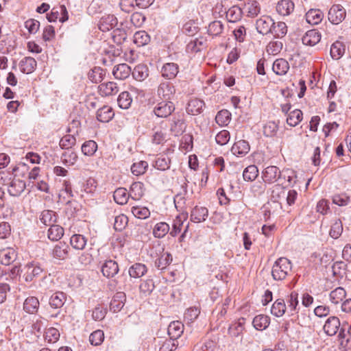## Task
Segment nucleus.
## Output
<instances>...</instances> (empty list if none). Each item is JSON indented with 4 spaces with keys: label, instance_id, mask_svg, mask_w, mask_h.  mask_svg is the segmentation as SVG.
I'll return each instance as SVG.
<instances>
[{
    "label": "nucleus",
    "instance_id": "obj_1",
    "mask_svg": "<svg viewBox=\"0 0 351 351\" xmlns=\"http://www.w3.org/2000/svg\"><path fill=\"white\" fill-rule=\"evenodd\" d=\"M291 261L285 257L278 258L273 265L271 276L275 280H284L291 271Z\"/></svg>",
    "mask_w": 351,
    "mask_h": 351
},
{
    "label": "nucleus",
    "instance_id": "obj_2",
    "mask_svg": "<svg viewBox=\"0 0 351 351\" xmlns=\"http://www.w3.org/2000/svg\"><path fill=\"white\" fill-rule=\"evenodd\" d=\"M3 184L7 186L9 194L14 197L19 196L26 188L25 182L19 178H16V176L12 178H9L8 182Z\"/></svg>",
    "mask_w": 351,
    "mask_h": 351
},
{
    "label": "nucleus",
    "instance_id": "obj_3",
    "mask_svg": "<svg viewBox=\"0 0 351 351\" xmlns=\"http://www.w3.org/2000/svg\"><path fill=\"white\" fill-rule=\"evenodd\" d=\"M175 110V105L171 101L158 102L154 108V113L160 118H167Z\"/></svg>",
    "mask_w": 351,
    "mask_h": 351
},
{
    "label": "nucleus",
    "instance_id": "obj_4",
    "mask_svg": "<svg viewBox=\"0 0 351 351\" xmlns=\"http://www.w3.org/2000/svg\"><path fill=\"white\" fill-rule=\"evenodd\" d=\"M346 10L341 5H332L328 11V20L332 24H339L346 17Z\"/></svg>",
    "mask_w": 351,
    "mask_h": 351
},
{
    "label": "nucleus",
    "instance_id": "obj_5",
    "mask_svg": "<svg viewBox=\"0 0 351 351\" xmlns=\"http://www.w3.org/2000/svg\"><path fill=\"white\" fill-rule=\"evenodd\" d=\"M274 20L269 16H263L256 21V28L259 34L267 35L271 32Z\"/></svg>",
    "mask_w": 351,
    "mask_h": 351
},
{
    "label": "nucleus",
    "instance_id": "obj_6",
    "mask_svg": "<svg viewBox=\"0 0 351 351\" xmlns=\"http://www.w3.org/2000/svg\"><path fill=\"white\" fill-rule=\"evenodd\" d=\"M43 271L38 263H29L25 265V272L24 274L25 280L31 282L35 277L38 276Z\"/></svg>",
    "mask_w": 351,
    "mask_h": 351
},
{
    "label": "nucleus",
    "instance_id": "obj_7",
    "mask_svg": "<svg viewBox=\"0 0 351 351\" xmlns=\"http://www.w3.org/2000/svg\"><path fill=\"white\" fill-rule=\"evenodd\" d=\"M18 253L14 247H5L0 250V263L2 265H10L17 258Z\"/></svg>",
    "mask_w": 351,
    "mask_h": 351
},
{
    "label": "nucleus",
    "instance_id": "obj_8",
    "mask_svg": "<svg viewBox=\"0 0 351 351\" xmlns=\"http://www.w3.org/2000/svg\"><path fill=\"white\" fill-rule=\"evenodd\" d=\"M158 95L162 98L163 101H171L176 93L175 87L169 82L161 83L157 90Z\"/></svg>",
    "mask_w": 351,
    "mask_h": 351
},
{
    "label": "nucleus",
    "instance_id": "obj_9",
    "mask_svg": "<svg viewBox=\"0 0 351 351\" xmlns=\"http://www.w3.org/2000/svg\"><path fill=\"white\" fill-rule=\"evenodd\" d=\"M117 19L113 14H105L99 20V29L105 32L112 29L117 25Z\"/></svg>",
    "mask_w": 351,
    "mask_h": 351
},
{
    "label": "nucleus",
    "instance_id": "obj_10",
    "mask_svg": "<svg viewBox=\"0 0 351 351\" xmlns=\"http://www.w3.org/2000/svg\"><path fill=\"white\" fill-rule=\"evenodd\" d=\"M340 327V321L337 317L331 316L327 319L324 326V330L328 336L336 335Z\"/></svg>",
    "mask_w": 351,
    "mask_h": 351
},
{
    "label": "nucleus",
    "instance_id": "obj_11",
    "mask_svg": "<svg viewBox=\"0 0 351 351\" xmlns=\"http://www.w3.org/2000/svg\"><path fill=\"white\" fill-rule=\"evenodd\" d=\"M208 215V210L206 207L195 206L191 212V220L195 223L206 221Z\"/></svg>",
    "mask_w": 351,
    "mask_h": 351
},
{
    "label": "nucleus",
    "instance_id": "obj_12",
    "mask_svg": "<svg viewBox=\"0 0 351 351\" xmlns=\"http://www.w3.org/2000/svg\"><path fill=\"white\" fill-rule=\"evenodd\" d=\"M280 176V171L276 166H269L263 172V178L265 182L274 183Z\"/></svg>",
    "mask_w": 351,
    "mask_h": 351
},
{
    "label": "nucleus",
    "instance_id": "obj_13",
    "mask_svg": "<svg viewBox=\"0 0 351 351\" xmlns=\"http://www.w3.org/2000/svg\"><path fill=\"white\" fill-rule=\"evenodd\" d=\"M295 5L291 0H281L276 5V11L281 16H289L294 10Z\"/></svg>",
    "mask_w": 351,
    "mask_h": 351
},
{
    "label": "nucleus",
    "instance_id": "obj_14",
    "mask_svg": "<svg viewBox=\"0 0 351 351\" xmlns=\"http://www.w3.org/2000/svg\"><path fill=\"white\" fill-rule=\"evenodd\" d=\"M250 149V147L247 141L240 140L234 143L231 148V152L238 157H243L249 152Z\"/></svg>",
    "mask_w": 351,
    "mask_h": 351
},
{
    "label": "nucleus",
    "instance_id": "obj_15",
    "mask_svg": "<svg viewBox=\"0 0 351 351\" xmlns=\"http://www.w3.org/2000/svg\"><path fill=\"white\" fill-rule=\"evenodd\" d=\"M321 39V34L316 29H311L306 32L302 38V43L305 45L314 46Z\"/></svg>",
    "mask_w": 351,
    "mask_h": 351
},
{
    "label": "nucleus",
    "instance_id": "obj_16",
    "mask_svg": "<svg viewBox=\"0 0 351 351\" xmlns=\"http://www.w3.org/2000/svg\"><path fill=\"white\" fill-rule=\"evenodd\" d=\"M69 250V247L66 243L60 242L54 246L51 254L55 258L64 260L68 256Z\"/></svg>",
    "mask_w": 351,
    "mask_h": 351
},
{
    "label": "nucleus",
    "instance_id": "obj_17",
    "mask_svg": "<svg viewBox=\"0 0 351 351\" xmlns=\"http://www.w3.org/2000/svg\"><path fill=\"white\" fill-rule=\"evenodd\" d=\"M205 106L204 101L197 98H193L189 100L187 107L186 112L192 115H196L200 114Z\"/></svg>",
    "mask_w": 351,
    "mask_h": 351
},
{
    "label": "nucleus",
    "instance_id": "obj_18",
    "mask_svg": "<svg viewBox=\"0 0 351 351\" xmlns=\"http://www.w3.org/2000/svg\"><path fill=\"white\" fill-rule=\"evenodd\" d=\"M37 62L34 58L25 57L19 63L21 71L23 73L29 74L34 71Z\"/></svg>",
    "mask_w": 351,
    "mask_h": 351
},
{
    "label": "nucleus",
    "instance_id": "obj_19",
    "mask_svg": "<svg viewBox=\"0 0 351 351\" xmlns=\"http://www.w3.org/2000/svg\"><path fill=\"white\" fill-rule=\"evenodd\" d=\"M99 93L101 96H110L116 95L119 92L117 84L113 82L101 83L99 86Z\"/></svg>",
    "mask_w": 351,
    "mask_h": 351
},
{
    "label": "nucleus",
    "instance_id": "obj_20",
    "mask_svg": "<svg viewBox=\"0 0 351 351\" xmlns=\"http://www.w3.org/2000/svg\"><path fill=\"white\" fill-rule=\"evenodd\" d=\"M114 116V113L113 109L108 106H104L99 109H98L97 112V119L99 121L102 123H108Z\"/></svg>",
    "mask_w": 351,
    "mask_h": 351
},
{
    "label": "nucleus",
    "instance_id": "obj_21",
    "mask_svg": "<svg viewBox=\"0 0 351 351\" xmlns=\"http://www.w3.org/2000/svg\"><path fill=\"white\" fill-rule=\"evenodd\" d=\"M183 331L184 324L179 321L173 322L168 326V335L170 339L175 341L182 335Z\"/></svg>",
    "mask_w": 351,
    "mask_h": 351
},
{
    "label": "nucleus",
    "instance_id": "obj_22",
    "mask_svg": "<svg viewBox=\"0 0 351 351\" xmlns=\"http://www.w3.org/2000/svg\"><path fill=\"white\" fill-rule=\"evenodd\" d=\"M118 271V265L112 260L106 261L101 267V272L107 278L113 277Z\"/></svg>",
    "mask_w": 351,
    "mask_h": 351
},
{
    "label": "nucleus",
    "instance_id": "obj_23",
    "mask_svg": "<svg viewBox=\"0 0 351 351\" xmlns=\"http://www.w3.org/2000/svg\"><path fill=\"white\" fill-rule=\"evenodd\" d=\"M206 40L204 38H195L190 40L186 47L188 53H197L202 50L206 45Z\"/></svg>",
    "mask_w": 351,
    "mask_h": 351
},
{
    "label": "nucleus",
    "instance_id": "obj_24",
    "mask_svg": "<svg viewBox=\"0 0 351 351\" xmlns=\"http://www.w3.org/2000/svg\"><path fill=\"white\" fill-rule=\"evenodd\" d=\"M289 69V62L284 58L276 59L272 65L273 71L278 75H285Z\"/></svg>",
    "mask_w": 351,
    "mask_h": 351
},
{
    "label": "nucleus",
    "instance_id": "obj_25",
    "mask_svg": "<svg viewBox=\"0 0 351 351\" xmlns=\"http://www.w3.org/2000/svg\"><path fill=\"white\" fill-rule=\"evenodd\" d=\"M161 73L167 79H173L178 73V66L173 62L166 63L162 67Z\"/></svg>",
    "mask_w": 351,
    "mask_h": 351
},
{
    "label": "nucleus",
    "instance_id": "obj_26",
    "mask_svg": "<svg viewBox=\"0 0 351 351\" xmlns=\"http://www.w3.org/2000/svg\"><path fill=\"white\" fill-rule=\"evenodd\" d=\"M131 73V68L127 64H119L113 69V75L119 80H125L129 77Z\"/></svg>",
    "mask_w": 351,
    "mask_h": 351
},
{
    "label": "nucleus",
    "instance_id": "obj_27",
    "mask_svg": "<svg viewBox=\"0 0 351 351\" xmlns=\"http://www.w3.org/2000/svg\"><path fill=\"white\" fill-rule=\"evenodd\" d=\"M244 9L248 17L254 18L261 12V8L258 1L248 0L245 5Z\"/></svg>",
    "mask_w": 351,
    "mask_h": 351
},
{
    "label": "nucleus",
    "instance_id": "obj_28",
    "mask_svg": "<svg viewBox=\"0 0 351 351\" xmlns=\"http://www.w3.org/2000/svg\"><path fill=\"white\" fill-rule=\"evenodd\" d=\"M132 74L136 80L143 82L149 76V69L147 65L140 64L134 68Z\"/></svg>",
    "mask_w": 351,
    "mask_h": 351
},
{
    "label": "nucleus",
    "instance_id": "obj_29",
    "mask_svg": "<svg viewBox=\"0 0 351 351\" xmlns=\"http://www.w3.org/2000/svg\"><path fill=\"white\" fill-rule=\"evenodd\" d=\"M324 18V14L319 9H311L306 14V21L311 25L319 24Z\"/></svg>",
    "mask_w": 351,
    "mask_h": 351
},
{
    "label": "nucleus",
    "instance_id": "obj_30",
    "mask_svg": "<svg viewBox=\"0 0 351 351\" xmlns=\"http://www.w3.org/2000/svg\"><path fill=\"white\" fill-rule=\"evenodd\" d=\"M185 128V123L182 119L176 117H173L170 131L174 136H178L181 135L184 132Z\"/></svg>",
    "mask_w": 351,
    "mask_h": 351
},
{
    "label": "nucleus",
    "instance_id": "obj_31",
    "mask_svg": "<svg viewBox=\"0 0 351 351\" xmlns=\"http://www.w3.org/2000/svg\"><path fill=\"white\" fill-rule=\"evenodd\" d=\"M173 261L171 254L169 252H163L156 259L154 265L158 269H165Z\"/></svg>",
    "mask_w": 351,
    "mask_h": 351
},
{
    "label": "nucleus",
    "instance_id": "obj_32",
    "mask_svg": "<svg viewBox=\"0 0 351 351\" xmlns=\"http://www.w3.org/2000/svg\"><path fill=\"white\" fill-rule=\"evenodd\" d=\"M66 301V295L63 292L54 293L49 298V305L53 308H60Z\"/></svg>",
    "mask_w": 351,
    "mask_h": 351
},
{
    "label": "nucleus",
    "instance_id": "obj_33",
    "mask_svg": "<svg viewBox=\"0 0 351 351\" xmlns=\"http://www.w3.org/2000/svg\"><path fill=\"white\" fill-rule=\"evenodd\" d=\"M144 195V184L141 182H135L130 186V195L134 200L140 199Z\"/></svg>",
    "mask_w": 351,
    "mask_h": 351
},
{
    "label": "nucleus",
    "instance_id": "obj_34",
    "mask_svg": "<svg viewBox=\"0 0 351 351\" xmlns=\"http://www.w3.org/2000/svg\"><path fill=\"white\" fill-rule=\"evenodd\" d=\"M38 308L39 301L36 297H28L23 303L24 311L29 314L37 312Z\"/></svg>",
    "mask_w": 351,
    "mask_h": 351
},
{
    "label": "nucleus",
    "instance_id": "obj_35",
    "mask_svg": "<svg viewBox=\"0 0 351 351\" xmlns=\"http://www.w3.org/2000/svg\"><path fill=\"white\" fill-rule=\"evenodd\" d=\"M106 75V71L103 69L99 66L94 67L90 70L88 74V79L93 83L101 82L104 76Z\"/></svg>",
    "mask_w": 351,
    "mask_h": 351
},
{
    "label": "nucleus",
    "instance_id": "obj_36",
    "mask_svg": "<svg viewBox=\"0 0 351 351\" xmlns=\"http://www.w3.org/2000/svg\"><path fill=\"white\" fill-rule=\"evenodd\" d=\"M40 219L45 226H51L56 222L57 216L54 211L45 210L41 213Z\"/></svg>",
    "mask_w": 351,
    "mask_h": 351
},
{
    "label": "nucleus",
    "instance_id": "obj_37",
    "mask_svg": "<svg viewBox=\"0 0 351 351\" xmlns=\"http://www.w3.org/2000/svg\"><path fill=\"white\" fill-rule=\"evenodd\" d=\"M245 319L241 318L237 322L230 325L228 328V333L230 336L234 337H241L243 330L244 329Z\"/></svg>",
    "mask_w": 351,
    "mask_h": 351
},
{
    "label": "nucleus",
    "instance_id": "obj_38",
    "mask_svg": "<svg viewBox=\"0 0 351 351\" xmlns=\"http://www.w3.org/2000/svg\"><path fill=\"white\" fill-rule=\"evenodd\" d=\"M130 197V193H128L125 188H118L114 191L113 195L114 201L121 205L125 204Z\"/></svg>",
    "mask_w": 351,
    "mask_h": 351
},
{
    "label": "nucleus",
    "instance_id": "obj_39",
    "mask_svg": "<svg viewBox=\"0 0 351 351\" xmlns=\"http://www.w3.org/2000/svg\"><path fill=\"white\" fill-rule=\"evenodd\" d=\"M147 271L145 265L142 263H135L129 269V275L131 278H140L145 275Z\"/></svg>",
    "mask_w": 351,
    "mask_h": 351
},
{
    "label": "nucleus",
    "instance_id": "obj_40",
    "mask_svg": "<svg viewBox=\"0 0 351 351\" xmlns=\"http://www.w3.org/2000/svg\"><path fill=\"white\" fill-rule=\"evenodd\" d=\"M269 317L264 315L256 316L252 322L254 327L258 330H263L269 325Z\"/></svg>",
    "mask_w": 351,
    "mask_h": 351
},
{
    "label": "nucleus",
    "instance_id": "obj_41",
    "mask_svg": "<svg viewBox=\"0 0 351 351\" xmlns=\"http://www.w3.org/2000/svg\"><path fill=\"white\" fill-rule=\"evenodd\" d=\"M288 309L291 315L298 312V293L296 291H292L287 299Z\"/></svg>",
    "mask_w": 351,
    "mask_h": 351
},
{
    "label": "nucleus",
    "instance_id": "obj_42",
    "mask_svg": "<svg viewBox=\"0 0 351 351\" xmlns=\"http://www.w3.org/2000/svg\"><path fill=\"white\" fill-rule=\"evenodd\" d=\"M64 235V229L59 225L51 226L48 230V238L51 241H58Z\"/></svg>",
    "mask_w": 351,
    "mask_h": 351
},
{
    "label": "nucleus",
    "instance_id": "obj_43",
    "mask_svg": "<svg viewBox=\"0 0 351 351\" xmlns=\"http://www.w3.org/2000/svg\"><path fill=\"white\" fill-rule=\"evenodd\" d=\"M86 239L82 234H73L70 239L71 245L75 250H83L86 245Z\"/></svg>",
    "mask_w": 351,
    "mask_h": 351
},
{
    "label": "nucleus",
    "instance_id": "obj_44",
    "mask_svg": "<svg viewBox=\"0 0 351 351\" xmlns=\"http://www.w3.org/2000/svg\"><path fill=\"white\" fill-rule=\"evenodd\" d=\"M170 228L168 223L165 222H159L156 223L153 230V234L155 237L163 238L169 231Z\"/></svg>",
    "mask_w": 351,
    "mask_h": 351
},
{
    "label": "nucleus",
    "instance_id": "obj_45",
    "mask_svg": "<svg viewBox=\"0 0 351 351\" xmlns=\"http://www.w3.org/2000/svg\"><path fill=\"white\" fill-rule=\"evenodd\" d=\"M286 308L284 300L278 299L273 304L271 308V313L279 317L285 314Z\"/></svg>",
    "mask_w": 351,
    "mask_h": 351
},
{
    "label": "nucleus",
    "instance_id": "obj_46",
    "mask_svg": "<svg viewBox=\"0 0 351 351\" xmlns=\"http://www.w3.org/2000/svg\"><path fill=\"white\" fill-rule=\"evenodd\" d=\"M170 159L167 156L161 155L157 157L154 161V167L160 171H165L170 167Z\"/></svg>",
    "mask_w": 351,
    "mask_h": 351
},
{
    "label": "nucleus",
    "instance_id": "obj_47",
    "mask_svg": "<svg viewBox=\"0 0 351 351\" xmlns=\"http://www.w3.org/2000/svg\"><path fill=\"white\" fill-rule=\"evenodd\" d=\"M150 41L149 35L145 31H138L134 35V43L138 47L144 46Z\"/></svg>",
    "mask_w": 351,
    "mask_h": 351
},
{
    "label": "nucleus",
    "instance_id": "obj_48",
    "mask_svg": "<svg viewBox=\"0 0 351 351\" xmlns=\"http://www.w3.org/2000/svg\"><path fill=\"white\" fill-rule=\"evenodd\" d=\"M346 293L343 288L339 287L330 293V300L333 304H339L346 297Z\"/></svg>",
    "mask_w": 351,
    "mask_h": 351
},
{
    "label": "nucleus",
    "instance_id": "obj_49",
    "mask_svg": "<svg viewBox=\"0 0 351 351\" xmlns=\"http://www.w3.org/2000/svg\"><path fill=\"white\" fill-rule=\"evenodd\" d=\"M302 119V112L300 110L295 109L291 111L287 118V123L290 126H296Z\"/></svg>",
    "mask_w": 351,
    "mask_h": 351
},
{
    "label": "nucleus",
    "instance_id": "obj_50",
    "mask_svg": "<svg viewBox=\"0 0 351 351\" xmlns=\"http://www.w3.org/2000/svg\"><path fill=\"white\" fill-rule=\"evenodd\" d=\"M344 52V45L339 41L334 43L330 47V55L335 60H339L343 55Z\"/></svg>",
    "mask_w": 351,
    "mask_h": 351
},
{
    "label": "nucleus",
    "instance_id": "obj_51",
    "mask_svg": "<svg viewBox=\"0 0 351 351\" xmlns=\"http://www.w3.org/2000/svg\"><path fill=\"white\" fill-rule=\"evenodd\" d=\"M287 27L285 23L280 21L276 23L274 22L271 34L275 37L282 38L287 34Z\"/></svg>",
    "mask_w": 351,
    "mask_h": 351
},
{
    "label": "nucleus",
    "instance_id": "obj_52",
    "mask_svg": "<svg viewBox=\"0 0 351 351\" xmlns=\"http://www.w3.org/2000/svg\"><path fill=\"white\" fill-rule=\"evenodd\" d=\"M258 175V170L256 166L250 165L247 167L243 172V177L245 181L251 182L254 180Z\"/></svg>",
    "mask_w": 351,
    "mask_h": 351
},
{
    "label": "nucleus",
    "instance_id": "obj_53",
    "mask_svg": "<svg viewBox=\"0 0 351 351\" xmlns=\"http://www.w3.org/2000/svg\"><path fill=\"white\" fill-rule=\"evenodd\" d=\"M231 120V113L227 110H222L217 112L215 121L219 125H226Z\"/></svg>",
    "mask_w": 351,
    "mask_h": 351
},
{
    "label": "nucleus",
    "instance_id": "obj_54",
    "mask_svg": "<svg viewBox=\"0 0 351 351\" xmlns=\"http://www.w3.org/2000/svg\"><path fill=\"white\" fill-rule=\"evenodd\" d=\"M132 98L128 92H122L117 99L119 106L122 109H128L132 103Z\"/></svg>",
    "mask_w": 351,
    "mask_h": 351
},
{
    "label": "nucleus",
    "instance_id": "obj_55",
    "mask_svg": "<svg viewBox=\"0 0 351 351\" xmlns=\"http://www.w3.org/2000/svg\"><path fill=\"white\" fill-rule=\"evenodd\" d=\"M82 152L86 156L93 155L97 149V145L94 141H87L82 145Z\"/></svg>",
    "mask_w": 351,
    "mask_h": 351
},
{
    "label": "nucleus",
    "instance_id": "obj_56",
    "mask_svg": "<svg viewBox=\"0 0 351 351\" xmlns=\"http://www.w3.org/2000/svg\"><path fill=\"white\" fill-rule=\"evenodd\" d=\"M223 30V25L219 21L211 22L208 28V33L212 36H219Z\"/></svg>",
    "mask_w": 351,
    "mask_h": 351
},
{
    "label": "nucleus",
    "instance_id": "obj_57",
    "mask_svg": "<svg viewBox=\"0 0 351 351\" xmlns=\"http://www.w3.org/2000/svg\"><path fill=\"white\" fill-rule=\"evenodd\" d=\"M60 336L58 330L53 327L47 329L45 332V339L50 343L57 342L59 340Z\"/></svg>",
    "mask_w": 351,
    "mask_h": 351
},
{
    "label": "nucleus",
    "instance_id": "obj_58",
    "mask_svg": "<svg viewBox=\"0 0 351 351\" xmlns=\"http://www.w3.org/2000/svg\"><path fill=\"white\" fill-rule=\"evenodd\" d=\"M128 219L126 215L121 214L114 217V228L117 231L123 230L127 226Z\"/></svg>",
    "mask_w": 351,
    "mask_h": 351
},
{
    "label": "nucleus",
    "instance_id": "obj_59",
    "mask_svg": "<svg viewBox=\"0 0 351 351\" xmlns=\"http://www.w3.org/2000/svg\"><path fill=\"white\" fill-rule=\"evenodd\" d=\"M283 47V43L280 40H274L269 43L267 46V51L271 55H277L279 53Z\"/></svg>",
    "mask_w": 351,
    "mask_h": 351
},
{
    "label": "nucleus",
    "instance_id": "obj_60",
    "mask_svg": "<svg viewBox=\"0 0 351 351\" xmlns=\"http://www.w3.org/2000/svg\"><path fill=\"white\" fill-rule=\"evenodd\" d=\"M147 167V162L146 161L141 160L138 162H135L132 165L131 171L134 175L139 176L143 174Z\"/></svg>",
    "mask_w": 351,
    "mask_h": 351
},
{
    "label": "nucleus",
    "instance_id": "obj_61",
    "mask_svg": "<svg viewBox=\"0 0 351 351\" xmlns=\"http://www.w3.org/2000/svg\"><path fill=\"white\" fill-rule=\"evenodd\" d=\"M343 232L342 222L339 220H335V221L331 226L330 230V236L333 239H338Z\"/></svg>",
    "mask_w": 351,
    "mask_h": 351
},
{
    "label": "nucleus",
    "instance_id": "obj_62",
    "mask_svg": "<svg viewBox=\"0 0 351 351\" xmlns=\"http://www.w3.org/2000/svg\"><path fill=\"white\" fill-rule=\"evenodd\" d=\"M131 211L134 217L139 219H147L150 215V212L146 207L132 206Z\"/></svg>",
    "mask_w": 351,
    "mask_h": 351
},
{
    "label": "nucleus",
    "instance_id": "obj_63",
    "mask_svg": "<svg viewBox=\"0 0 351 351\" xmlns=\"http://www.w3.org/2000/svg\"><path fill=\"white\" fill-rule=\"evenodd\" d=\"M76 143V139L73 135L66 134L60 141V146L62 149H69Z\"/></svg>",
    "mask_w": 351,
    "mask_h": 351
},
{
    "label": "nucleus",
    "instance_id": "obj_64",
    "mask_svg": "<svg viewBox=\"0 0 351 351\" xmlns=\"http://www.w3.org/2000/svg\"><path fill=\"white\" fill-rule=\"evenodd\" d=\"M154 288L155 285L152 279H147L143 281L139 286L140 291L145 295H149Z\"/></svg>",
    "mask_w": 351,
    "mask_h": 351
}]
</instances>
